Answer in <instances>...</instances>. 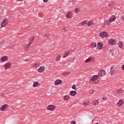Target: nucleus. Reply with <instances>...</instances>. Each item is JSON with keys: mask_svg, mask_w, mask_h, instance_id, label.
Segmentation results:
<instances>
[{"mask_svg": "<svg viewBox=\"0 0 124 124\" xmlns=\"http://www.w3.org/2000/svg\"><path fill=\"white\" fill-rule=\"evenodd\" d=\"M7 24H8V18H5L3 19L1 24V26H0L1 29L2 28H5Z\"/></svg>", "mask_w": 124, "mask_h": 124, "instance_id": "1", "label": "nucleus"}, {"mask_svg": "<svg viewBox=\"0 0 124 124\" xmlns=\"http://www.w3.org/2000/svg\"><path fill=\"white\" fill-rule=\"evenodd\" d=\"M108 35H109V34H108V33L106 31L101 32L99 33V36H100V37H101L102 38L108 37Z\"/></svg>", "mask_w": 124, "mask_h": 124, "instance_id": "2", "label": "nucleus"}, {"mask_svg": "<svg viewBox=\"0 0 124 124\" xmlns=\"http://www.w3.org/2000/svg\"><path fill=\"white\" fill-rule=\"evenodd\" d=\"M108 44L109 45H116L117 44V41L114 39H110L108 40Z\"/></svg>", "mask_w": 124, "mask_h": 124, "instance_id": "3", "label": "nucleus"}, {"mask_svg": "<svg viewBox=\"0 0 124 124\" xmlns=\"http://www.w3.org/2000/svg\"><path fill=\"white\" fill-rule=\"evenodd\" d=\"M95 62V58L93 57H90L85 61V62H86V63H87L90 62Z\"/></svg>", "mask_w": 124, "mask_h": 124, "instance_id": "4", "label": "nucleus"}, {"mask_svg": "<svg viewBox=\"0 0 124 124\" xmlns=\"http://www.w3.org/2000/svg\"><path fill=\"white\" fill-rule=\"evenodd\" d=\"M55 109H56V106L55 105H50L47 107V109L48 111H54Z\"/></svg>", "mask_w": 124, "mask_h": 124, "instance_id": "5", "label": "nucleus"}, {"mask_svg": "<svg viewBox=\"0 0 124 124\" xmlns=\"http://www.w3.org/2000/svg\"><path fill=\"white\" fill-rule=\"evenodd\" d=\"M106 74V72L104 70H100L98 72V76L99 77H101L102 76H104Z\"/></svg>", "mask_w": 124, "mask_h": 124, "instance_id": "6", "label": "nucleus"}, {"mask_svg": "<svg viewBox=\"0 0 124 124\" xmlns=\"http://www.w3.org/2000/svg\"><path fill=\"white\" fill-rule=\"evenodd\" d=\"M4 67L5 69H9L11 68V62H7L4 65Z\"/></svg>", "mask_w": 124, "mask_h": 124, "instance_id": "7", "label": "nucleus"}, {"mask_svg": "<svg viewBox=\"0 0 124 124\" xmlns=\"http://www.w3.org/2000/svg\"><path fill=\"white\" fill-rule=\"evenodd\" d=\"M110 73L111 75H115V74L117 73L116 68H115L114 67H112L110 69Z\"/></svg>", "mask_w": 124, "mask_h": 124, "instance_id": "8", "label": "nucleus"}, {"mask_svg": "<svg viewBox=\"0 0 124 124\" xmlns=\"http://www.w3.org/2000/svg\"><path fill=\"white\" fill-rule=\"evenodd\" d=\"M7 108H8V105L5 104L0 108V111L4 112L6 110Z\"/></svg>", "mask_w": 124, "mask_h": 124, "instance_id": "9", "label": "nucleus"}, {"mask_svg": "<svg viewBox=\"0 0 124 124\" xmlns=\"http://www.w3.org/2000/svg\"><path fill=\"white\" fill-rule=\"evenodd\" d=\"M124 92V90L122 89H119L116 90V93L117 95H121L122 93H123V92Z\"/></svg>", "mask_w": 124, "mask_h": 124, "instance_id": "10", "label": "nucleus"}, {"mask_svg": "<svg viewBox=\"0 0 124 124\" xmlns=\"http://www.w3.org/2000/svg\"><path fill=\"white\" fill-rule=\"evenodd\" d=\"M8 61V57L3 56L0 58V62H7Z\"/></svg>", "mask_w": 124, "mask_h": 124, "instance_id": "11", "label": "nucleus"}, {"mask_svg": "<svg viewBox=\"0 0 124 124\" xmlns=\"http://www.w3.org/2000/svg\"><path fill=\"white\" fill-rule=\"evenodd\" d=\"M66 17L68 18V19H71L72 17H73V13L71 12H69L66 15Z\"/></svg>", "mask_w": 124, "mask_h": 124, "instance_id": "12", "label": "nucleus"}, {"mask_svg": "<svg viewBox=\"0 0 124 124\" xmlns=\"http://www.w3.org/2000/svg\"><path fill=\"white\" fill-rule=\"evenodd\" d=\"M97 47L99 50H102V49H103V44L101 42H98L97 44Z\"/></svg>", "mask_w": 124, "mask_h": 124, "instance_id": "13", "label": "nucleus"}, {"mask_svg": "<svg viewBox=\"0 0 124 124\" xmlns=\"http://www.w3.org/2000/svg\"><path fill=\"white\" fill-rule=\"evenodd\" d=\"M115 20H116V16L113 15L110 17L108 21L109 23H112V22H115Z\"/></svg>", "mask_w": 124, "mask_h": 124, "instance_id": "14", "label": "nucleus"}, {"mask_svg": "<svg viewBox=\"0 0 124 124\" xmlns=\"http://www.w3.org/2000/svg\"><path fill=\"white\" fill-rule=\"evenodd\" d=\"M99 77L98 75H94L91 78L90 81H95L98 79Z\"/></svg>", "mask_w": 124, "mask_h": 124, "instance_id": "15", "label": "nucleus"}, {"mask_svg": "<svg viewBox=\"0 0 124 124\" xmlns=\"http://www.w3.org/2000/svg\"><path fill=\"white\" fill-rule=\"evenodd\" d=\"M61 84H62V80L60 79H56L54 82V84L56 85H61Z\"/></svg>", "mask_w": 124, "mask_h": 124, "instance_id": "16", "label": "nucleus"}, {"mask_svg": "<svg viewBox=\"0 0 124 124\" xmlns=\"http://www.w3.org/2000/svg\"><path fill=\"white\" fill-rule=\"evenodd\" d=\"M123 104H124V100H123V99H120L117 103V107H121Z\"/></svg>", "mask_w": 124, "mask_h": 124, "instance_id": "17", "label": "nucleus"}, {"mask_svg": "<svg viewBox=\"0 0 124 124\" xmlns=\"http://www.w3.org/2000/svg\"><path fill=\"white\" fill-rule=\"evenodd\" d=\"M82 105L84 107H86L87 106H89V105H90V101H89V100L84 101L83 103L82 104Z\"/></svg>", "mask_w": 124, "mask_h": 124, "instance_id": "18", "label": "nucleus"}, {"mask_svg": "<svg viewBox=\"0 0 124 124\" xmlns=\"http://www.w3.org/2000/svg\"><path fill=\"white\" fill-rule=\"evenodd\" d=\"M40 85H41L40 83L38 82V81H35L33 83V87L34 88H36L38 87V86H40Z\"/></svg>", "mask_w": 124, "mask_h": 124, "instance_id": "19", "label": "nucleus"}, {"mask_svg": "<svg viewBox=\"0 0 124 124\" xmlns=\"http://www.w3.org/2000/svg\"><path fill=\"white\" fill-rule=\"evenodd\" d=\"M117 45L119 47V48H120V49H122L123 47H124V44L123 43V42L120 41L118 43Z\"/></svg>", "mask_w": 124, "mask_h": 124, "instance_id": "20", "label": "nucleus"}, {"mask_svg": "<svg viewBox=\"0 0 124 124\" xmlns=\"http://www.w3.org/2000/svg\"><path fill=\"white\" fill-rule=\"evenodd\" d=\"M70 95L72 96H74L77 94V92L76 91H70Z\"/></svg>", "mask_w": 124, "mask_h": 124, "instance_id": "21", "label": "nucleus"}, {"mask_svg": "<svg viewBox=\"0 0 124 124\" xmlns=\"http://www.w3.org/2000/svg\"><path fill=\"white\" fill-rule=\"evenodd\" d=\"M45 68H44V66H41L38 69V72H40L41 73V72H43L44 71V70Z\"/></svg>", "mask_w": 124, "mask_h": 124, "instance_id": "22", "label": "nucleus"}, {"mask_svg": "<svg viewBox=\"0 0 124 124\" xmlns=\"http://www.w3.org/2000/svg\"><path fill=\"white\" fill-rule=\"evenodd\" d=\"M34 40V36H32L30 38L29 40V44L32 45Z\"/></svg>", "mask_w": 124, "mask_h": 124, "instance_id": "23", "label": "nucleus"}, {"mask_svg": "<svg viewBox=\"0 0 124 124\" xmlns=\"http://www.w3.org/2000/svg\"><path fill=\"white\" fill-rule=\"evenodd\" d=\"M70 52V51H69V50L65 51V52L63 54V58H66V57L69 55Z\"/></svg>", "mask_w": 124, "mask_h": 124, "instance_id": "24", "label": "nucleus"}, {"mask_svg": "<svg viewBox=\"0 0 124 124\" xmlns=\"http://www.w3.org/2000/svg\"><path fill=\"white\" fill-rule=\"evenodd\" d=\"M62 75L63 76H67L68 75L70 74V72L68 71H65V72L62 73Z\"/></svg>", "mask_w": 124, "mask_h": 124, "instance_id": "25", "label": "nucleus"}, {"mask_svg": "<svg viewBox=\"0 0 124 124\" xmlns=\"http://www.w3.org/2000/svg\"><path fill=\"white\" fill-rule=\"evenodd\" d=\"M87 26L88 27H92V26H93V21L90 20L87 22Z\"/></svg>", "mask_w": 124, "mask_h": 124, "instance_id": "26", "label": "nucleus"}, {"mask_svg": "<svg viewBox=\"0 0 124 124\" xmlns=\"http://www.w3.org/2000/svg\"><path fill=\"white\" fill-rule=\"evenodd\" d=\"M64 100L65 101H68V100H69L70 99V96L68 95H65L63 98Z\"/></svg>", "mask_w": 124, "mask_h": 124, "instance_id": "27", "label": "nucleus"}, {"mask_svg": "<svg viewBox=\"0 0 124 124\" xmlns=\"http://www.w3.org/2000/svg\"><path fill=\"white\" fill-rule=\"evenodd\" d=\"M40 64V63L36 62L33 64V67H35V68H37V67H39Z\"/></svg>", "mask_w": 124, "mask_h": 124, "instance_id": "28", "label": "nucleus"}, {"mask_svg": "<svg viewBox=\"0 0 124 124\" xmlns=\"http://www.w3.org/2000/svg\"><path fill=\"white\" fill-rule=\"evenodd\" d=\"M91 47L92 48H95L96 47V43L95 42H92L91 43Z\"/></svg>", "mask_w": 124, "mask_h": 124, "instance_id": "29", "label": "nucleus"}, {"mask_svg": "<svg viewBox=\"0 0 124 124\" xmlns=\"http://www.w3.org/2000/svg\"><path fill=\"white\" fill-rule=\"evenodd\" d=\"M93 105H94V106L98 105V100H94L93 102Z\"/></svg>", "mask_w": 124, "mask_h": 124, "instance_id": "30", "label": "nucleus"}, {"mask_svg": "<svg viewBox=\"0 0 124 124\" xmlns=\"http://www.w3.org/2000/svg\"><path fill=\"white\" fill-rule=\"evenodd\" d=\"M61 58H62V56H61V55H58L56 56V57L55 58V61H56V62H59V61L61 60Z\"/></svg>", "mask_w": 124, "mask_h": 124, "instance_id": "31", "label": "nucleus"}, {"mask_svg": "<svg viewBox=\"0 0 124 124\" xmlns=\"http://www.w3.org/2000/svg\"><path fill=\"white\" fill-rule=\"evenodd\" d=\"M80 10H81V9L78 7V8H76L75 9V12H76V13H78V12H80Z\"/></svg>", "mask_w": 124, "mask_h": 124, "instance_id": "32", "label": "nucleus"}, {"mask_svg": "<svg viewBox=\"0 0 124 124\" xmlns=\"http://www.w3.org/2000/svg\"><path fill=\"white\" fill-rule=\"evenodd\" d=\"M110 22H109V20H105L104 23V25H107V26H109L110 25Z\"/></svg>", "mask_w": 124, "mask_h": 124, "instance_id": "33", "label": "nucleus"}, {"mask_svg": "<svg viewBox=\"0 0 124 124\" xmlns=\"http://www.w3.org/2000/svg\"><path fill=\"white\" fill-rule=\"evenodd\" d=\"M86 24H88V20L82 21L80 23V25L84 26V25H86Z\"/></svg>", "mask_w": 124, "mask_h": 124, "instance_id": "34", "label": "nucleus"}, {"mask_svg": "<svg viewBox=\"0 0 124 124\" xmlns=\"http://www.w3.org/2000/svg\"><path fill=\"white\" fill-rule=\"evenodd\" d=\"M94 93V90L93 89H91L89 92V94H93Z\"/></svg>", "mask_w": 124, "mask_h": 124, "instance_id": "35", "label": "nucleus"}, {"mask_svg": "<svg viewBox=\"0 0 124 124\" xmlns=\"http://www.w3.org/2000/svg\"><path fill=\"white\" fill-rule=\"evenodd\" d=\"M44 37H50V34L49 33H46L44 34Z\"/></svg>", "mask_w": 124, "mask_h": 124, "instance_id": "36", "label": "nucleus"}, {"mask_svg": "<svg viewBox=\"0 0 124 124\" xmlns=\"http://www.w3.org/2000/svg\"><path fill=\"white\" fill-rule=\"evenodd\" d=\"M114 2L111 1L109 3V6H111V7L114 6Z\"/></svg>", "mask_w": 124, "mask_h": 124, "instance_id": "37", "label": "nucleus"}, {"mask_svg": "<svg viewBox=\"0 0 124 124\" xmlns=\"http://www.w3.org/2000/svg\"><path fill=\"white\" fill-rule=\"evenodd\" d=\"M72 89H73V90H75V91H76L77 90V88L76 87V85H73L72 87Z\"/></svg>", "mask_w": 124, "mask_h": 124, "instance_id": "38", "label": "nucleus"}, {"mask_svg": "<svg viewBox=\"0 0 124 124\" xmlns=\"http://www.w3.org/2000/svg\"><path fill=\"white\" fill-rule=\"evenodd\" d=\"M109 52L110 55H113L114 54V50L113 49H110Z\"/></svg>", "mask_w": 124, "mask_h": 124, "instance_id": "39", "label": "nucleus"}, {"mask_svg": "<svg viewBox=\"0 0 124 124\" xmlns=\"http://www.w3.org/2000/svg\"><path fill=\"white\" fill-rule=\"evenodd\" d=\"M31 44H30V43H29L26 47L28 49H30V47L31 46Z\"/></svg>", "mask_w": 124, "mask_h": 124, "instance_id": "40", "label": "nucleus"}, {"mask_svg": "<svg viewBox=\"0 0 124 124\" xmlns=\"http://www.w3.org/2000/svg\"><path fill=\"white\" fill-rule=\"evenodd\" d=\"M71 124H76V122H75V121H72Z\"/></svg>", "mask_w": 124, "mask_h": 124, "instance_id": "41", "label": "nucleus"}, {"mask_svg": "<svg viewBox=\"0 0 124 124\" xmlns=\"http://www.w3.org/2000/svg\"><path fill=\"white\" fill-rule=\"evenodd\" d=\"M14 45H11L9 46V48H13Z\"/></svg>", "mask_w": 124, "mask_h": 124, "instance_id": "42", "label": "nucleus"}, {"mask_svg": "<svg viewBox=\"0 0 124 124\" xmlns=\"http://www.w3.org/2000/svg\"><path fill=\"white\" fill-rule=\"evenodd\" d=\"M25 50L26 51H30V49L28 47H25Z\"/></svg>", "mask_w": 124, "mask_h": 124, "instance_id": "43", "label": "nucleus"}, {"mask_svg": "<svg viewBox=\"0 0 124 124\" xmlns=\"http://www.w3.org/2000/svg\"><path fill=\"white\" fill-rule=\"evenodd\" d=\"M74 1V0H69V2H73Z\"/></svg>", "mask_w": 124, "mask_h": 124, "instance_id": "44", "label": "nucleus"}, {"mask_svg": "<svg viewBox=\"0 0 124 124\" xmlns=\"http://www.w3.org/2000/svg\"><path fill=\"white\" fill-rule=\"evenodd\" d=\"M49 0H43L44 2H47Z\"/></svg>", "mask_w": 124, "mask_h": 124, "instance_id": "45", "label": "nucleus"}, {"mask_svg": "<svg viewBox=\"0 0 124 124\" xmlns=\"http://www.w3.org/2000/svg\"><path fill=\"white\" fill-rule=\"evenodd\" d=\"M64 31H67V28L64 27Z\"/></svg>", "mask_w": 124, "mask_h": 124, "instance_id": "46", "label": "nucleus"}, {"mask_svg": "<svg viewBox=\"0 0 124 124\" xmlns=\"http://www.w3.org/2000/svg\"><path fill=\"white\" fill-rule=\"evenodd\" d=\"M121 19H122V20H124V16H122Z\"/></svg>", "mask_w": 124, "mask_h": 124, "instance_id": "47", "label": "nucleus"}, {"mask_svg": "<svg viewBox=\"0 0 124 124\" xmlns=\"http://www.w3.org/2000/svg\"><path fill=\"white\" fill-rule=\"evenodd\" d=\"M74 60H75V59H73V60H72L71 62H74Z\"/></svg>", "mask_w": 124, "mask_h": 124, "instance_id": "48", "label": "nucleus"}, {"mask_svg": "<svg viewBox=\"0 0 124 124\" xmlns=\"http://www.w3.org/2000/svg\"><path fill=\"white\" fill-rule=\"evenodd\" d=\"M24 0H18V1H23Z\"/></svg>", "mask_w": 124, "mask_h": 124, "instance_id": "49", "label": "nucleus"}, {"mask_svg": "<svg viewBox=\"0 0 124 124\" xmlns=\"http://www.w3.org/2000/svg\"><path fill=\"white\" fill-rule=\"evenodd\" d=\"M25 62H28V60H25Z\"/></svg>", "mask_w": 124, "mask_h": 124, "instance_id": "50", "label": "nucleus"}, {"mask_svg": "<svg viewBox=\"0 0 124 124\" xmlns=\"http://www.w3.org/2000/svg\"><path fill=\"white\" fill-rule=\"evenodd\" d=\"M103 99H104V98H103Z\"/></svg>", "mask_w": 124, "mask_h": 124, "instance_id": "51", "label": "nucleus"}]
</instances>
